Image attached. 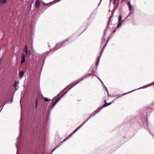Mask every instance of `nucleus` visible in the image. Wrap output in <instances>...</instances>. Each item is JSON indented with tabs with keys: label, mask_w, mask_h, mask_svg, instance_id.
<instances>
[{
	"label": "nucleus",
	"mask_w": 154,
	"mask_h": 154,
	"mask_svg": "<svg viewBox=\"0 0 154 154\" xmlns=\"http://www.w3.org/2000/svg\"><path fill=\"white\" fill-rule=\"evenodd\" d=\"M102 108L100 109L99 108H98V110L96 111L94 113V114L91 115L87 119V120L86 121V122H84L83 124L80 125L79 127H77L76 129L67 138H66V139H65L63 141L61 142H60L56 146V147H55V148L54 149L52 152H53L57 148L59 147L61 145L62 143H63V142L65 141H66L67 139H68L74 133H75L76 131L77 130H78L82 126V125H83L92 116L94 117L95 114L97 113Z\"/></svg>",
	"instance_id": "nucleus-2"
},
{
	"label": "nucleus",
	"mask_w": 154,
	"mask_h": 154,
	"mask_svg": "<svg viewBox=\"0 0 154 154\" xmlns=\"http://www.w3.org/2000/svg\"><path fill=\"white\" fill-rule=\"evenodd\" d=\"M91 75L90 74H86L84 75L83 77H81V78L77 80L74 81L72 82L70 85H71L72 86L70 88L66 91L65 93H64L61 96L58 97L57 99L55 100L54 101H52L51 103L52 104L51 105V108L52 109L53 107L55 106L56 103L61 99V98L63 97V96L67 92V91L69 90L72 87L74 86L77 84L79 82H80L81 81L83 80L84 79L86 78L87 77H88L89 75L90 76Z\"/></svg>",
	"instance_id": "nucleus-1"
},
{
	"label": "nucleus",
	"mask_w": 154,
	"mask_h": 154,
	"mask_svg": "<svg viewBox=\"0 0 154 154\" xmlns=\"http://www.w3.org/2000/svg\"><path fill=\"white\" fill-rule=\"evenodd\" d=\"M19 83V82H17V83L18 84Z\"/></svg>",
	"instance_id": "nucleus-20"
},
{
	"label": "nucleus",
	"mask_w": 154,
	"mask_h": 154,
	"mask_svg": "<svg viewBox=\"0 0 154 154\" xmlns=\"http://www.w3.org/2000/svg\"><path fill=\"white\" fill-rule=\"evenodd\" d=\"M112 102H110V103H105L103 105V107H105L106 106H107L110 104H112Z\"/></svg>",
	"instance_id": "nucleus-10"
},
{
	"label": "nucleus",
	"mask_w": 154,
	"mask_h": 154,
	"mask_svg": "<svg viewBox=\"0 0 154 154\" xmlns=\"http://www.w3.org/2000/svg\"><path fill=\"white\" fill-rule=\"evenodd\" d=\"M44 100L46 102H48L49 101V100L48 98L45 97L44 98Z\"/></svg>",
	"instance_id": "nucleus-15"
},
{
	"label": "nucleus",
	"mask_w": 154,
	"mask_h": 154,
	"mask_svg": "<svg viewBox=\"0 0 154 154\" xmlns=\"http://www.w3.org/2000/svg\"><path fill=\"white\" fill-rule=\"evenodd\" d=\"M100 57H99L97 59V63H96V65H97L98 64V63L99 62V61H100Z\"/></svg>",
	"instance_id": "nucleus-14"
},
{
	"label": "nucleus",
	"mask_w": 154,
	"mask_h": 154,
	"mask_svg": "<svg viewBox=\"0 0 154 154\" xmlns=\"http://www.w3.org/2000/svg\"><path fill=\"white\" fill-rule=\"evenodd\" d=\"M13 86H14V87L16 88V83L14 84Z\"/></svg>",
	"instance_id": "nucleus-17"
},
{
	"label": "nucleus",
	"mask_w": 154,
	"mask_h": 154,
	"mask_svg": "<svg viewBox=\"0 0 154 154\" xmlns=\"http://www.w3.org/2000/svg\"><path fill=\"white\" fill-rule=\"evenodd\" d=\"M23 52H25L26 56H30V50H28L27 46L26 45H25L24 48Z\"/></svg>",
	"instance_id": "nucleus-3"
},
{
	"label": "nucleus",
	"mask_w": 154,
	"mask_h": 154,
	"mask_svg": "<svg viewBox=\"0 0 154 154\" xmlns=\"http://www.w3.org/2000/svg\"><path fill=\"white\" fill-rule=\"evenodd\" d=\"M125 21V20H123L122 21V22H123V21Z\"/></svg>",
	"instance_id": "nucleus-19"
},
{
	"label": "nucleus",
	"mask_w": 154,
	"mask_h": 154,
	"mask_svg": "<svg viewBox=\"0 0 154 154\" xmlns=\"http://www.w3.org/2000/svg\"><path fill=\"white\" fill-rule=\"evenodd\" d=\"M24 72L23 71H21L19 73V77L20 78H22L24 75Z\"/></svg>",
	"instance_id": "nucleus-9"
},
{
	"label": "nucleus",
	"mask_w": 154,
	"mask_h": 154,
	"mask_svg": "<svg viewBox=\"0 0 154 154\" xmlns=\"http://www.w3.org/2000/svg\"><path fill=\"white\" fill-rule=\"evenodd\" d=\"M6 0H0V4H4L5 3H6Z\"/></svg>",
	"instance_id": "nucleus-11"
},
{
	"label": "nucleus",
	"mask_w": 154,
	"mask_h": 154,
	"mask_svg": "<svg viewBox=\"0 0 154 154\" xmlns=\"http://www.w3.org/2000/svg\"><path fill=\"white\" fill-rule=\"evenodd\" d=\"M40 2L39 0H36L35 1V6L37 8H38L40 5Z\"/></svg>",
	"instance_id": "nucleus-6"
},
{
	"label": "nucleus",
	"mask_w": 154,
	"mask_h": 154,
	"mask_svg": "<svg viewBox=\"0 0 154 154\" xmlns=\"http://www.w3.org/2000/svg\"><path fill=\"white\" fill-rule=\"evenodd\" d=\"M116 32V29H115L112 32V33H115Z\"/></svg>",
	"instance_id": "nucleus-16"
},
{
	"label": "nucleus",
	"mask_w": 154,
	"mask_h": 154,
	"mask_svg": "<svg viewBox=\"0 0 154 154\" xmlns=\"http://www.w3.org/2000/svg\"><path fill=\"white\" fill-rule=\"evenodd\" d=\"M25 61V57L24 54L22 55L21 60V64L22 65L23 63H24Z\"/></svg>",
	"instance_id": "nucleus-7"
},
{
	"label": "nucleus",
	"mask_w": 154,
	"mask_h": 154,
	"mask_svg": "<svg viewBox=\"0 0 154 154\" xmlns=\"http://www.w3.org/2000/svg\"><path fill=\"white\" fill-rule=\"evenodd\" d=\"M69 38H68L65 40L62 41L61 43H58V44H57V47H59V48L60 47V46H61L62 45H63V44L66 42L68 41Z\"/></svg>",
	"instance_id": "nucleus-5"
},
{
	"label": "nucleus",
	"mask_w": 154,
	"mask_h": 154,
	"mask_svg": "<svg viewBox=\"0 0 154 154\" xmlns=\"http://www.w3.org/2000/svg\"><path fill=\"white\" fill-rule=\"evenodd\" d=\"M52 4H50V3H47V4H44V5L48 6L51 5Z\"/></svg>",
	"instance_id": "nucleus-13"
},
{
	"label": "nucleus",
	"mask_w": 154,
	"mask_h": 154,
	"mask_svg": "<svg viewBox=\"0 0 154 154\" xmlns=\"http://www.w3.org/2000/svg\"><path fill=\"white\" fill-rule=\"evenodd\" d=\"M122 20V16L121 15H120L118 17V22L119 24L118 25L117 28H118L120 27L121 25V20Z\"/></svg>",
	"instance_id": "nucleus-4"
},
{
	"label": "nucleus",
	"mask_w": 154,
	"mask_h": 154,
	"mask_svg": "<svg viewBox=\"0 0 154 154\" xmlns=\"http://www.w3.org/2000/svg\"><path fill=\"white\" fill-rule=\"evenodd\" d=\"M113 2L114 3H115L116 2V0H114Z\"/></svg>",
	"instance_id": "nucleus-18"
},
{
	"label": "nucleus",
	"mask_w": 154,
	"mask_h": 154,
	"mask_svg": "<svg viewBox=\"0 0 154 154\" xmlns=\"http://www.w3.org/2000/svg\"><path fill=\"white\" fill-rule=\"evenodd\" d=\"M127 5L128 6L129 10L131 11L132 9V6L130 1H128V2Z\"/></svg>",
	"instance_id": "nucleus-8"
},
{
	"label": "nucleus",
	"mask_w": 154,
	"mask_h": 154,
	"mask_svg": "<svg viewBox=\"0 0 154 154\" xmlns=\"http://www.w3.org/2000/svg\"><path fill=\"white\" fill-rule=\"evenodd\" d=\"M37 100L36 99V100L35 105V108H37Z\"/></svg>",
	"instance_id": "nucleus-12"
}]
</instances>
